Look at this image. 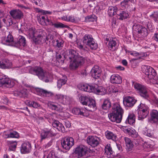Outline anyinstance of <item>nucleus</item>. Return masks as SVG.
<instances>
[{
    "instance_id": "7c9ffc66",
    "label": "nucleus",
    "mask_w": 158,
    "mask_h": 158,
    "mask_svg": "<svg viewBox=\"0 0 158 158\" xmlns=\"http://www.w3.org/2000/svg\"><path fill=\"white\" fill-rule=\"evenodd\" d=\"M6 44L7 45H14V43L13 41V38L11 33L9 32L5 40Z\"/></svg>"
},
{
    "instance_id": "f704fd0d",
    "label": "nucleus",
    "mask_w": 158,
    "mask_h": 158,
    "mask_svg": "<svg viewBox=\"0 0 158 158\" xmlns=\"http://www.w3.org/2000/svg\"><path fill=\"white\" fill-rule=\"evenodd\" d=\"M105 135L106 138L108 139H111L113 141L116 140V136L112 132L107 131L105 133Z\"/></svg>"
},
{
    "instance_id": "2f4dec72",
    "label": "nucleus",
    "mask_w": 158,
    "mask_h": 158,
    "mask_svg": "<svg viewBox=\"0 0 158 158\" xmlns=\"http://www.w3.org/2000/svg\"><path fill=\"white\" fill-rule=\"evenodd\" d=\"M79 63L77 62L76 59L71 60L70 61L69 68L71 70H74L79 66Z\"/></svg>"
},
{
    "instance_id": "69168bd1",
    "label": "nucleus",
    "mask_w": 158,
    "mask_h": 158,
    "mask_svg": "<svg viewBox=\"0 0 158 158\" xmlns=\"http://www.w3.org/2000/svg\"><path fill=\"white\" fill-rule=\"evenodd\" d=\"M9 132L10 131H4L3 134L2 136L3 137L6 139L10 138Z\"/></svg>"
},
{
    "instance_id": "09e8293b",
    "label": "nucleus",
    "mask_w": 158,
    "mask_h": 158,
    "mask_svg": "<svg viewBox=\"0 0 158 158\" xmlns=\"http://www.w3.org/2000/svg\"><path fill=\"white\" fill-rule=\"evenodd\" d=\"M83 108H74L72 110L73 114L77 115H81V114Z\"/></svg>"
},
{
    "instance_id": "473e14b6",
    "label": "nucleus",
    "mask_w": 158,
    "mask_h": 158,
    "mask_svg": "<svg viewBox=\"0 0 158 158\" xmlns=\"http://www.w3.org/2000/svg\"><path fill=\"white\" fill-rule=\"evenodd\" d=\"M117 10V8L116 6H110L108 9V14L109 16H112L116 14Z\"/></svg>"
},
{
    "instance_id": "4d7b16f0",
    "label": "nucleus",
    "mask_w": 158,
    "mask_h": 158,
    "mask_svg": "<svg viewBox=\"0 0 158 158\" xmlns=\"http://www.w3.org/2000/svg\"><path fill=\"white\" fill-rule=\"evenodd\" d=\"M56 42V46L58 48H60L63 47L64 42L62 40L60 39L59 40H57Z\"/></svg>"
},
{
    "instance_id": "f8f14e48",
    "label": "nucleus",
    "mask_w": 158,
    "mask_h": 158,
    "mask_svg": "<svg viewBox=\"0 0 158 158\" xmlns=\"http://www.w3.org/2000/svg\"><path fill=\"white\" fill-rule=\"evenodd\" d=\"M136 102L134 97L130 96L125 97L123 99V103L125 106L126 107H132Z\"/></svg>"
},
{
    "instance_id": "cd10ccee",
    "label": "nucleus",
    "mask_w": 158,
    "mask_h": 158,
    "mask_svg": "<svg viewBox=\"0 0 158 158\" xmlns=\"http://www.w3.org/2000/svg\"><path fill=\"white\" fill-rule=\"evenodd\" d=\"M33 40L36 44H40L45 41V36H43L40 35H38L37 37L33 38Z\"/></svg>"
},
{
    "instance_id": "e433bc0d",
    "label": "nucleus",
    "mask_w": 158,
    "mask_h": 158,
    "mask_svg": "<svg viewBox=\"0 0 158 158\" xmlns=\"http://www.w3.org/2000/svg\"><path fill=\"white\" fill-rule=\"evenodd\" d=\"M143 131L144 132V134L145 135L147 136L152 137H154V131L150 129H147L145 127L143 129Z\"/></svg>"
},
{
    "instance_id": "c9c22d12",
    "label": "nucleus",
    "mask_w": 158,
    "mask_h": 158,
    "mask_svg": "<svg viewBox=\"0 0 158 158\" xmlns=\"http://www.w3.org/2000/svg\"><path fill=\"white\" fill-rule=\"evenodd\" d=\"M111 106V103L109 100L108 99H106L104 100L102 106V107L103 110H107Z\"/></svg>"
},
{
    "instance_id": "a211bd4d",
    "label": "nucleus",
    "mask_w": 158,
    "mask_h": 158,
    "mask_svg": "<svg viewBox=\"0 0 158 158\" xmlns=\"http://www.w3.org/2000/svg\"><path fill=\"white\" fill-rule=\"evenodd\" d=\"M95 88L93 92L97 94L103 95L105 94L106 92V90L102 86H98L96 85H94Z\"/></svg>"
},
{
    "instance_id": "412c9836",
    "label": "nucleus",
    "mask_w": 158,
    "mask_h": 158,
    "mask_svg": "<svg viewBox=\"0 0 158 158\" xmlns=\"http://www.w3.org/2000/svg\"><path fill=\"white\" fill-rule=\"evenodd\" d=\"M111 82L114 84H119L122 82V79L118 75L114 74L110 78Z\"/></svg>"
},
{
    "instance_id": "bf43d9fd",
    "label": "nucleus",
    "mask_w": 158,
    "mask_h": 158,
    "mask_svg": "<svg viewBox=\"0 0 158 158\" xmlns=\"http://www.w3.org/2000/svg\"><path fill=\"white\" fill-rule=\"evenodd\" d=\"M151 16L156 22L158 23V12H154Z\"/></svg>"
},
{
    "instance_id": "4468645a",
    "label": "nucleus",
    "mask_w": 158,
    "mask_h": 158,
    "mask_svg": "<svg viewBox=\"0 0 158 158\" xmlns=\"http://www.w3.org/2000/svg\"><path fill=\"white\" fill-rule=\"evenodd\" d=\"M92 76L94 78L97 79L101 75V71L98 66H94L90 71Z\"/></svg>"
},
{
    "instance_id": "3c124183",
    "label": "nucleus",
    "mask_w": 158,
    "mask_h": 158,
    "mask_svg": "<svg viewBox=\"0 0 158 158\" xmlns=\"http://www.w3.org/2000/svg\"><path fill=\"white\" fill-rule=\"evenodd\" d=\"M66 80L65 79H60L58 80L57 86L58 88H60L62 85H64L66 82Z\"/></svg>"
},
{
    "instance_id": "e2e57ef3",
    "label": "nucleus",
    "mask_w": 158,
    "mask_h": 158,
    "mask_svg": "<svg viewBox=\"0 0 158 158\" xmlns=\"http://www.w3.org/2000/svg\"><path fill=\"white\" fill-rule=\"evenodd\" d=\"M81 115L84 116H87L88 115V111L85 108H83L82 110H81Z\"/></svg>"
},
{
    "instance_id": "864d4df0",
    "label": "nucleus",
    "mask_w": 158,
    "mask_h": 158,
    "mask_svg": "<svg viewBox=\"0 0 158 158\" xmlns=\"http://www.w3.org/2000/svg\"><path fill=\"white\" fill-rule=\"evenodd\" d=\"M77 62L79 63V65L85 62L86 60L81 56H77L76 58Z\"/></svg>"
},
{
    "instance_id": "6ab92c4d",
    "label": "nucleus",
    "mask_w": 158,
    "mask_h": 158,
    "mask_svg": "<svg viewBox=\"0 0 158 158\" xmlns=\"http://www.w3.org/2000/svg\"><path fill=\"white\" fill-rule=\"evenodd\" d=\"M19 40L17 42H15L14 46L16 47L20 46L24 47L26 44V39L25 37L22 36L20 35L19 37Z\"/></svg>"
},
{
    "instance_id": "f03ea898",
    "label": "nucleus",
    "mask_w": 158,
    "mask_h": 158,
    "mask_svg": "<svg viewBox=\"0 0 158 158\" xmlns=\"http://www.w3.org/2000/svg\"><path fill=\"white\" fill-rule=\"evenodd\" d=\"M30 73L37 75L41 80L45 82H48L51 76L49 73H44L43 70L39 67H32L29 69Z\"/></svg>"
},
{
    "instance_id": "052dcab7",
    "label": "nucleus",
    "mask_w": 158,
    "mask_h": 158,
    "mask_svg": "<svg viewBox=\"0 0 158 158\" xmlns=\"http://www.w3.org/2000/svg\"><path fill=\"white\" fill-rule=\"evenodd\" d=\"M135 131L132 128H129L128 131H127L126 133H127L128 135H132L135 134Z\"/></svg>"
},
{
    "instance_id": "dca6fc26",
    "label": "nucleus",
    "mask_w": 158,
    "mask_h": 158,
    "mask_svg": "<svg viewBox=\"0 0 158 158\" xmlns=\"http://www.w3.org/2000/svg\"><path fill=\"white\" fill-rule=\"evenodd\" d=\"M54 135V133L52 129H45L42 130L41 133V139H43L52 136Z\"/></svg>"
},
{
    "instance_id": "39448f33",
    "label": "nucleus",
    "mask_w": 158,
    "mask_h": 158,
    "mask_svg": "<svg viewBox=\"0 0 158 158\" xmlns=\"http://www.w3.org/2000/svg\"><path fill=\"white\" fill-rule=\"evenodd\" d=\"M133 86L141 96L145 98L148 97V90L144 85L139 83H134L133 84Z\"/></svg>"
},
{
    "instance_id": "c03bdc74",
    "label": "nucleus",
    "mask_w": 158,
    "mask_h": 158,
    "mask_svg": "<svg viewBox=\"0 0 158 158\" xmlns=\"http://www.w3.org/2000/svg\"><path fill=\"white\" fill-rule=\"evenodd\" d=\"M118 15L119 16V19L123 20L128 17L129 15L127 11H123L120 13L119 15Z\"/></svg>"
},
{
    "instance_id": "9d476101",
    "label": "nucleus",
    "mask_w": 158,
    "mask_h": 158,
    "mask_svg": "<svg viewBox=\"0 0 158 158\" xmlns=\"http://www.w3.org/2000/svg\"><path fill=\"white\" fill-rule=\"evenodd\" d=\"M68 97L66 96L59 94H54L53 100L65 104L68 102Z\"/></svg>"
},
{
    "instance_id": "393cba45",
    "label": "nucleus",
    "mask_w": 158,
    "mask_h": 158,
    "mask_svg": "<svg viewBox=\"0 0 158 158\" xmlns=\"http://www.w3.org/2000/svg\"><path fill=\"white\" fill-rule=\"evenodd\" d=\"M117 43L115 38L110 39L108 44L109 48L112 51L115 50L117 48Z\"/></svg>"
},
{
    "instance_id": "2eb2a0df",
    "label": "nucleus",
    "mask_w": 158,
    "mask_h": 158,
    "mask_svg": "<svg viewBox=\"0 0 158 158\" xmlns=\"http://www.w3.org/2000/svg\"><path fill=\"white\" fill-rule=\"evenodd\" d=\"M94 85H89L87 84H80L79 86V89L81 90L85 91L91 92H93L94 90Z\"/></svg>"
},
{
    "instance_id": "8fccbe9b",
    "label": "nucleus",
    "mask_w": 158,
    "mask_h": 158,
    "mask_svg": "<svg viewBox=\"0 0 158 158\" xmlns=\"http://www.w3.org/2000/svg\"><path fill=\"white\" fill-rule=\"evenodd\" d=\"M9 136H10V138H19V133L15 131H10Z\"/></svg>"
},
{
    "instance_id": "bb28decb",
    "label": "nucleus",
    "mask_w": 158,
    "mask_h": 158,
    "mask_svg": "<svg viewBox=\"0 0 158 158\" xmlns=\"http://www.w3.org/2000/svg\"><path fill=\"white\" fill-rule=\"evenodd\" d=\"M76 56V52L73 50H69L68 51L67 56L66 58L68 59H69L70 60H72L75 59L77 57Z\"/></svg>"
},
{
    "instance_id": "5fc2aeb1",
    "label": "nucleus",
    "mask_w": 158,
    "mask_h": 158,
    "mask_svg": "<svg viewBox=\"0 0 158 158\" xmlns=\"http://www.w3.org/2000/svg\"><path fill=\"white\" fill-rule=\"evenodd\" d=\"M148 74H146V75L149 79H152L154 76L156 74L155 70L154 69V71H152L148 73Z\"/></svg>"
},
{
    "instance_id": "c85d7f7f",
    "label": "nucleus",
    "mask_w": 158,
    "mask_h": 158,
    "mask_svg": "<svg viewBox=\"0 0 158 158\" xmlns=\"http://www.w3.org/2000/svg\"><path fill=\"white\" fill-rule=\"evenodd\" d=\"M151 120L153 122L158 121V111L156 110H153L151 112Z\"/></svg>"
},
{
    "instance_id": "680f3d73",
    "label": "nucleus",
    "mask_w": 158,
    "mask_h": 158,
    "mask_svg": "<svg viewBox=\"0 0 158 158\" xmlns=\"http://www.w3.org/2000/svg\"><path fill=\"white\" fill-rule=\"evenodd\" d=\"M138 107H139V110H142L143 109H146V110H148V107L145 104L141 103Z\"/></svg>"
},
{
    "instance_id": "ddd939ff",
    "label": "nucleus",
    "mask_w": 158,
    "mask_h": 158,
    "mask_svg": "<svg viewBox=\"0 0 158 158\" xmlns=\"http://www.w3.org/2000/svg\"><path fill=\"white\" fill-rule=\"evenodd\" d=\"M36 90L37 92L39 93V94H40L41 95L46 97H51L52 99L53 100V97L54 94L52 92L39 88H36Z\"/></svg>"
},
{
    "instance_id": "13d9d810",
    "label": "nucleus",
    "mask_w": 158,
    "mask_h": 158,
    "mask_svg": "<svg viewBox=\"0 0 158 158\" xmlns=\"http://www.w3.org/2000/svg\"><path fill=\"white\" fill-rule=\"evenodd\" d=\"M151 80L150 82L154 84H158V77L156 75Z\"/></svg>"
},
{
    "instance_id": "de8ad7c7",
    "label": "nucleus",
    "mask_w": 158,
    "mask_h": 158,
    "mask_svg": "<svg viewBox=\"0 0 158 158\" xmlns=\"http://www.w3.org/2000/svg\"><path fill=\"white\" fill-rule=\"evenodd\" d=\"M52 26H54L56 28H67L68 26L63 24L62 23L58 22L56 23H54L53 22V24L51 25Z\"/></svg>"
},
{
    "instance_id": "5701e85b",
    "label": "nucleus",
    "mask_w": 158,
    "mask_h": 158,
    "mask_svg": "<svg viewBox=\"0 0 158 158\" xmlns=\"http://www.w3.org/2000/svg\"><path fill=\"white\" fill-rule=\"evenodd\" d=\"M124 139L125 142L126 149L128 151H131L134 146L130 138L128 137H124Z\"/></svg>"
},
{
    "instance_id": "58836bf2",
    "label": "nucleus",
    "mask_w": 158,
    "mask_h": 158,
    "mask_svg": "<svg viewBox=\"0 0 158 158\" xmlns=\"http://www.w3.org/2000/svg\"><path fill=\"white\" fill-rule=\"evenodd\" d=\"M44 156L46 158H56L57 157L55 155V153L53 151L49 152L45 151L44 153Z\"/></svg>"
},
{
    "instance_id": "20e7f679",
    "label": "nucleus",
    "mask_w": 158,
    "mask_h": 158,
    "mask_svg": "<svg viewBox=\"0 0 158 158\" xmlns=\"http://www.w3.org/2000/svg\"><path fill=\"white\" fill-rule=\"evenodd\" d=\"M84 44L89 46L92 49H96L97 48V44L95 43L92 35L86 34L83 38Z\"/></svg>"
},
{
    "instance_id": "ea45409f",
    "label": "nucleus",
    "mask_w": 158,
    "mask_h": 158,
    "mask_svg": "<svg viewBox=\"0 0 158 158\" xmlns=\"http://www.w3.org/2000/svg\"><path fill=\"white\" fill-rule=\"evenodd\" d=\"M61 19L62 20L66 22H74L75 21L74 17L70 16L65 15L61 17Z\"/></svg>"
},
{
    "instance_id": "0e129e2a",
    "label": "nucleus",
    "mask_w": 158,
    "mask_h": 158,
    "mask_svg": "<svg viewBox=\"0 0 158 158\" xmlns=\"http://www.w3.org/2000/svg\"><path fill=\"white\" fill-rule=\"evenodd\" d=\"M56 57L58 60H60L61 58H62V59L61 60V61L63 62L64 60V58H65V56L64 55L59 54L58 53H56Z\"/></svg>"
},
{
    "instance_id": "a18cd8bd",
    "label": "nucleus",
    "mask_w": 158,
    "mask_h": 158,
    "mask_svg": "<svg viewBox=\"0 0 158 158\" xmlns=\"http://www.w3.org/2000/svg\"><path fill=\"white\" fill-rule=\"evenodd\" d=\"M2 63H3V69L7 68L10 67L12 65L11 62L9 60L7 59L2 60Z\"/></svg>"
},
{
    "instance_id": "423d86ee",
    "label": "nucleus",
    "mask_w": 158,
    "mask_h": 158,
    "mask_svg": "<svg viewBox=\"0 0 158 158\" xmlns=\"http://www.w3.org/2000/svg\"><path fill=\"white\" fill-rule=\"evenodd\" d=\"M14 85V81L6 76H4L0 79V87H2L4 88H11Z\"/></svg>"
},
{
    "instance_id": "aec40b11",
    "label": "nucleus",
    "mask_w": 158,
    "mask_h": 158,
    "mask_svg": "<svg viewBox=\"0 0 158 158\" xmlns=\"http://www.w3.org/2000/svg\"><path fill=\"white\" fill-rule=\"evenodd\" d=\"M52 125L53 127L56 128L59 131L64 132L65 131V129L63 124L59 121L57 120L53 121Z\"/></svg>"
},
{
    "instance_id": "a19ab883",
    "label": "nucleus",
    "mask_w": 158,
    "mask_h": 158,
    "mask_svg": "<svg viewBox=\"0 0 158 158\" xmlns=\"http://www.w3.org/2000/svg\"><path fill=\"white\" fill-rule=\"evenodd\" d=\"M143 72L145 74H148V73L152 71H154V69L150 66L147 65H143L142 67Z\"/></svg>"
},
{
    "instance_id": "79ce46f5",
    "label": "nucleus",
    "mask_w": 158,
    "mask_h": 158,
    "mask_svg": "<svg viewBox=\"0 0 158 158\" xmlns=\"http://www.w3.org/2000/svg\"><path fill=\"white\" fill-rule=\"evenodd\" d=\"M27 104L30 107H32L34 108H37L40 106V105L38 103L34 101H27L26 102Z\"/></svg>"
},
{
    "instance_id": "4be33fe9",
    "label": "nucleus",
    "mask_w": 158,
    "mask_h": 158,
    "mask_svg": "<svg viewBox=\"0 0 158 158\" xmlns=\"http://www.w3.org/2000/svg\"><path fill=\"white\" fill-rule=\"evenodd\" d=\"M114 152L109 144H107L105 148V153L107 155L108 158H111L113 156Z\"/></svg>"
},
{
    "instance_id": "37998d69",
    "label": "nucleus",
    "mask_w": 158,
    "mask_h": 158,
    "mask_svg": "<svg viewBox=\"0 0 158 158\" xmlns=\"http://www.w3.org/2000/svg\"><path fill=\"white\" fill-rule=\"evenodd\" d=\"M90 98V97L87 96H81L80 98V100L83 105H87L88 102Z\"/></svg>"
},
{
    "instance_id": "774afa93",
    "label": "nucleus",
    "mask_w": 158,
    "mask_h": 158,
    "mask_svg": "<svg viewBox=\"0 0 158 158\" xmlns=\"http://www.w3.org/2000/svg\"><path fill=\"white\" fill-rule=\"evenodd\" d=\"M50 106L52 108V110H55L56 111H59V110L58 105H56L53 104H50Z\"/></svg>"
},
{
    "instance_id": "6e6552de",
    "label": "nucleus",
    "mask_w": 158,
    "mask_h": 158,
    "mask_svg": "<svg viewBox=\"0 0 158 158\" xmlns=\"http://www.w3.org/2000/svg\"><path fill=\"white\" fill-rule=\"evenodd\" d=\"M9 14L12 18L15 20H19L23 17V12L19 9L11 10L9 12Z\"/></svg>"
},
{
    "instance_id": "6e6d98bb",
    "label": "nucleus",
    "mask_w": 158,
    "mask_h": 158,
    "mask_svg": "<svg viewBox=\"0 0 158 158\" xmlns=\"http://www.w3.org/2000/svg\"><path fill=\"white\" fill-rule=\"evenodd\" d=\"M142 27L139 24H135L133 26L132 29L133 30L138 32L140 31Z\"/></svg>"
},
{
    "instance_id": "49530a36",
    "label": "nucleus",
    "mask_w": 158,
    "mask_h": 158,
    "mask_svg": "<svg viewBox=\"0 0 158 158\" xmlns=\"http://www.w3.org/2000/svg\"><path fill=\"white\" fill-rule=\"evenodd\" d=\"M138 33L143 37L147 36L148 34L147 29L146 28L143 27L140 31Z\"/></svg>"
},
{
    "instance_id": "72a5a7b5",
    "label": "nucleus",
    "mask_w": 158,
    "mask_h": 158,
    "mask_svg": "<svg viewBox=\"0 0 158 158\" xmlns=\"http://www.w3.org/2000/svg\"><path fill=\"white\" fill-rule=\"evenodd\" d=\"M87 105L90 108V109L89 110H94L96 109L95 101L94 99L91 98L88 102Z\"/></svg>"
},
{
    "instance_id": "338daca9",
    "label": "nucleus",
    "mask_w": 158,
    "mask_h": 158,
    "mask_svg": "<svg viewBox=\"0 0 158 158\" xmlns=\"http://www.w3.org/2000/svg\"><path fill=\"white\" fill-rule=\"evenodd\" d=\"M130 53L131 55L133 56L136 57L138 56L139 58H140V57H141V56H140L141 55V54L138 52H136L135 51L131 52Z\"/></svg>"
},
{
    "instance_id": "9b49d317",
    "label": "nucleus",
    "mask_w": 158,
    "mask_h": 158,
    "mask_svg": "<svg viewBox=\"0 0 158 158\" xmlns=\"http://www.w3.org/2000/svg\"><path fill=\"white\" fill-rule=\"evenodd\" d=\"M100 140L99 138L95 136H89L87 139V143L94 147L97 146L99 144Z\"/></svg>"
},
{
    "instance_id": "7ed1b4c3",
    "label": "nucleus",
    "mask_w": 158,
    "mask_h": 158,
    "mask_svg": "<svg viewBox=\"0 0 158 158\" xmlns=\"http://www.w3.org/2000/svg\"><path fill=\"white\" fill-rule=\"evenodd\" d=\"M40 11L43 14L41 15L38 18V21L39 23L41 25L44 26L52 25L53 22L45 15L46 14H50L51 13L48 11H44L43 10H40Z\"/></svg>"
},
{
    "instance_id": "f3484780",
    "label": "nucleus",
    "mask_w": 158,
    "mask_h": 158,
    "mask_svg": "<svg viewBox=\"0 0 158 158\" xmlns=\"http://www.w3.org/2000/svg\"><path fill=\"white\" fill-rule=\"evenodd\" d=\"M31 145L30 143H24L22 144L21 148V152L24 154L29 153L31 150Z\"/></svg>"
},
{
    "instance_id": "1a4fd4ad",
    "label": "nucleus",
    "mask_w": 158,
    "mask_h": 158,
    "mask_svg": "<svg viewBox=\"0 0 158 158\" xmlns=\"http://www.w3.org/2000/svg\"><path fill=\"white\" fill-rule=\"evenodd\" d=\"M89 149L82 145H81L76 148L74 153L79 157L85 156L86 153Z\"/></svg>"
},
{
    "instance_id": "f257e3e1",
    "label": "nucleus",
    "mask_w": 158,
    "mask_h": 158,
    "mask_svg": "<svg viewBox=\"0 0 158 158\" xmlns=\"http://www.w3.org/2000/svg\"><path fill=\"white\" fill-rule=\"evenodd\" d=\"M123 112L119 104L115 103L113 106L112 112L108 115V117L112 122L119 123L121 121Z\"/></svg>"
},
{
    "instance_id": "4c0bfd02",
    "label": "nucleus",
    "mask_w": 158,
    "mask_h": 158,
    "mask_svg": "<svg viewBox=\"0 0 158 158\" xmlns=\"http://www.w3.org/2000/svg\"><path fill=\"white\" fill-rule=\"evenodd\" d=\"M136 0H124L121 2V5L123 8H127L128 6L129 1L132 3H135Z\"/></svg>"
},
{
    "instance_id": "0eeeda50",
    "label": "nucleus",
    "mask_w": 158,
    "mask_h": 158,
    "mask_svg": "<svg viewBox=\"0 0 158 158\" xmlns=\"http://www.w3.org/2000/svg\"><path fill=\"white\" fill-rule=\"evenodd\" d=\"M62 147L67 150H69L74 144V139L71 137L65 138L61 142Z\"/></svg>"
},
{
    "instance_id": "c756f323",
    "label": "nucleus",
    "mask_w": 158,
    "mask_h": 158,
    "mask_svg": "<svg viewBox=\"0 0 158 158\" xmlns=\"http://www.w3.org/2000/svg\"><path fill=\"white\" fill-rule=\"evenodd\" d=\"M7 144L10 151H15L16 148L17 142L15 141H7Z\"/></svg>"
},
{
    "instance_id": "603ef678",
    "label": "nucleus",
    "mask_w": 158,
    "mask_h": 158,
    "mask_svg": "<svg viewBox=\"0 0 158 158\" xmlns=\"http://www.w3.org/2000/svg\"><path fill=\"white\" fill-rule=\"evenodd\" d=\"M85 20L88 22H94L96 20V18L95 15H90L85 17Z\"/></svg>"
},
{
    "instance_id": "a878e982",
    "label": "nucleus",
    "mask_w": 158,
    "mask_h": 158,
    "mask_svg": "<svg viewBox=\"0 0 158 158\" xmlns=\"http://www.w3.org/2000/svg\"><path fill=\"white\" fill-rule=\"evenodd\" d=\"M135 116L133 113H130L126 121V123H128L131 125H133L135 122Z\"/></svg>"
},
{
    "instance_id": "b1692460",
    "label": "nucleus",
    "mask_w": 158,
    "mask_h": 158,
    "mask_svg": "<svg viewBox=\"0 0 158 158\" xmlns=\"http://www.w3.org/2000/svg\"><path fill=\"white\" fill-rule=\"evenodd\" d=\"M148 113V111L145 109L142 110H139L138 112V119L139 120H142L147 117Z\"/></svg>"
}]
</instances>
